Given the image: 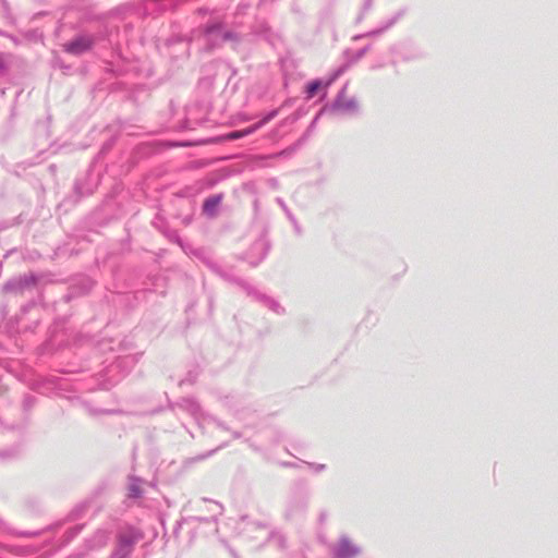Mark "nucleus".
<instances>
[{
  "label": "nucleus",
  "instance_id": "f257e3e1",
  "mask_svg": "<svg viewBox=\"0 0 558 558\" xmlns=\"http://www.w3.org/2000/svg\"><path fill=\"white\" fill-rule=\"evenodd\" d=\"M92 46V40L87 37H78L64 45L68 52L78 54L88 50Z\"/></svg>",
  "mask_w": 558,
  "mask_h": 558
},
{
  "label": "nucleus",
  "instance_id": "20e7f679",
  "mask_svg": "<svg viewBox=\"0 0 558 558\" xmlns=\"http://www.w3.org/2000/svg\"><path fill=\"white\" fill-rule=\"evenodd\" d=\"M320 85L319 81H313L307 85V94L310 98L315 96L316 92L320 88Z\"/></svg>",
  "mask_w": 558,
  "mask_h": 558
},
{
  "label": "nucleus",
  "instance_id": "7ed1b4c3",
  "mask_svg": "<svg viewBox=\"0 0 558 558\" xmlns=\"http://www.w3.org/2000/svg\"><path fill=\"white\" fill-rule=\"evenodd\" d=\"M221 202L220 196H211L204 202L203 209L209 216H215L216 210Z\"/></svg>",
  "mask_w": 558,
  "mask_h": 558
},
{
  "label": "nucleus",
  "instance_id": "f03ea898",
  "mask_svg": "<svg viewBox=\"0 0 558 558\" xmlns=\"http://www.w3.org/2000/svg\"><path fill=\"white\" fill-rule=\"evenodd\" d=\"M266 121L267 120H263L259 123L248 126L244 130L231 132L226 135V138L232 141V140H238V138L244 137L246 135H250V134L254 133L258 128H260L264 123H266Z\"/></svg>",
  "mask_w": 558,
  "mask_h": 558
},
{
  "label": "nucleus",
  "instance_id": "39448f33",
  "mask_svg": "<svg viewBox=\"0 0 558 558\" xmlns=\"http://www.w3.org/2000/svg\"><path fill=\"white\" fill-rule=\"evenodd\" d=\"M5 63V60L2 54H0V68H3Z\"/></svg>",
  "mask_w": 558,
  "mask_h": 558
}]
</instances>
